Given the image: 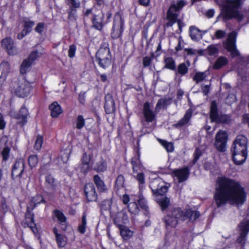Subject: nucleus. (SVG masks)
<instances>
[{
	"label": "nucleus",
	"instance_id": "nucleus-62",
	"mask_svg": "<svg viewBox=\"0 0 249 249\" xmlns=\"http://www.w3.org/2000/svg\"><path fill=\"white\" fill-rule=\"evenodd\" d=\"M78 100L80 104L84 105L86 101V92L81 91L78 95Z\"/></svg>",
	"mask_w": 249,
	"mask_h": 249
},
{
	"label": "nucleus",
	"instance_id": "nucleus-33",
	"mask_svg": "<svg viewBox=\"0 0 249 249\" xmlns=\"http://www.w3.org/2000/svg\"><path fill=\"white\" fill-rule=\"evenodd\" d=\"M78 8L69 7L67 10L68 19L70 21H76L77 18V9Z\"/></svg>",
	"mask_w": 249,
	"mask_h": 249
},
{
	"label": "nucleus",
	"instance_id": "nucleus-49",
	"mask_svg": "<svg viewBox=\"0 0 249 249\" xmlns=\"http://www.w3.org/2000/svg\"><path fill=\"white\" fill-rule=\"evenodd\" d=\"M65 1L69 7L74 8H79L80 7V2L78 0H65Z\"/></svg>",
	"mask_w": 249,
	"mask_h": 249
},
{
	"label": "nucleus",
	"instance_id": "nucleus-2",
	"mask_svg": "<svg viewBox=\"0 0 249 249\" xmlns=\"http://www.w3.org/2000/svg\"><path fill=\"white\" fill-rule=\"evenodd\" d=\"M200 214L197 211L188 209L183 211L180 208L173 209L170 213L165 217V222L167 226L175 227L178 224L179 220L184 221L188 219L193 222L199 217Z\"/></svg>",
	"mask_w": 249,
	"mask_h": 249
},
{
	"label": "nucleus",
	"instance_id": "nucleus-11",
	"mask_svg": "<svg viewBox=\"0 0 249 249\" xmlns=\"http://www.w3.org/2000/svg\"><path fill=\"white\" fill-rule=\"evenodd\" d=\"M22 29L17 35V38L19 40L23 39L25 36L31 33L35 25V22L30 20L29 18H26L22 21Z\"/></svg>",
	"mask_w": 249,
	"mask_h": 249
},
{
	"label": "nucleus",
	"instance_id": "nucleus-64",
	"mask_svg": "<svg viewBox=\"0 0 249 249\" xmlns=\"http://www.w3.org/2000/svg\"><path fill=\"white\" fill-rule=\"evenodd\" d=\"M137 200L138 201L139 204L141 208L142 209L146 210L147 207L145 200L143 198L140 197L139 199Z\"/></svg>",
	"mask_w": 249,
	"mask_h": 249
},
{
	"label": "nucleus",
	"instance_id": "nucleus-46",
	"mask_svg": "<svg viewBox=\"0 0 249 249\" xmlns=\"http://www.w3.org/2000/svg\"><path fill=\"white\" fill-rule=\"evenodd\" d=\"M87 225L86 215L84 214L82 218L81 224L78 227V231L81 233H84L86 231Z\"/></svg>",
	"mask_w": 249,
	"mask_h": 249
},
{
	"label": "nucleus",
	"instance_id": "nucleus-56",
	"mask_svg": "<svg viewBox=\"0 0 249 249\" xmlns=\"http://www.w3.org/2000/svg\"><path fill=\"white\" fill-rule=\"evenodd\" d=\"M208 54L210 55H214L218 52L217 48L214 45H209L207 49Z\"/></svg>",
	"mask_w": 249,
	"mask_h": 249
},
{
	"label": "nucleus",
	"instance_id": "nucleus-35",
	"mask_svg": "<svg viewBox=\"0 0 249 249\" xmlns=\"http://www.w3.org/2000/svg\"><path fill=\"white\" fill-rule=\"evenodd\" d=\"M93 181L98 190L100 191H104L107 189L106 185L98 175L94 176Z\"/></svg>",
	"mask_w": 249,
	"mask_h": 249
},
{
	"label": "nucleus",
	"instance_id": "nucleus-25",
	"mask_svg": "<svg viewBox=\"0 0 249 249\" xmlns=\"http://www.w3.org/2000/svg\"><path fill=\"white\" fill-rule=\"evenodd\" d=\"M45 187L50 191L54 190L57 186V181L51 175H47L45 177Z\"/></svg>",
	"mask_w": 249,
	"mask_h": 249
},
{
	"label": "nucleus",
	"instance_id": "nucleus-23",
	"mask_svg": "<svg viewBox=\"0 0 249 249\" xmlns=\"http://www.w3.org/2000/svg\"><path fill=\"white\" fill-rule=\"evenodd\" d=\"M172 99L169 97H164L160 99L155 109H166L172 104Z\"/></svg>",
	"mask_w": 249,
	"mask_h": 249
},
{
	"label": "nucleus",
	"instance_id": "nucleus-18",
	"mask_svg": "<svg viewBox=\"0 0 249 249\" xmlns=\"http://www.w3.org/2000/svg\"><path fill=\"white\" fill-rule=\"evenodd\" d=\"M85 195L89 201H95L97 199L95 187L92 183H87L85 187Z\"/></svg>",
	"mask_w": 249,
	"mask_h": 249
},
{
	"label": "nucleus",
	"instance_id": "nucleus-32",
	"mask_svg": "<svg viewBox=\"0 0 249 249\" xmlns=\"http://www.w3.org/2000/svg\"><path fill=\"white\" fill-rule=\"evenodd\" d=\"M192 116V111L191 110H188L184 115L183 117L178 122L177 124H176V125L177 126L180 127L186 124L189 122Z\"/></svg>",
	"mask_w": 249,
	"mask_h": 249
},
{
	"label": "nucleus",
	"instance_id": "nucleus-55",
	"mask_svg": "<svg viewBox=\"0 0 249 249\" xmlns=\"http://www.w3.org/2000/svg\"><path fill=\"white\" fill-rule=\"evenodd\" d=\"M43 140L42 137L38 136L37 137L34 146V147L36 150H39L41 149L43 143Z\"/></svg>",
	"mask_w": 249,
	"mask_h": 249
},
{
	"label": "nucleus",
	"instance_id": "nucleus-22",
	"mask_svg": "<svg viewBox=\"0 0 249 249\" xmlns=\"http://www.w3.org/2000/svg\"><path fill=\"white\" fill-rule=\"evenodd\" d=\"M91 160L90 154L85 153L81 159V170L83 173H86L89 169V162Z\"/></svg>",
	"mask_w": 249,
	"mask_h": 249
},
{
	"label": "nucleus",
	"instance_id": "nucleus-34",
	"mask_svg": "<svg viewBox=\"0 0 249 249\" xmlns=\"http://www.w3.org/2000/svg\"><path fill=\"white\" fill-rule=\"evenodd\" d=\"M78 8L69 7L67 10L68 19L70 21H76L77 18V9Z\"/></svg>",
	"mask_w": 249,
	"mask_h": 249
},
{
	"label": "nucleus",
	"instance_id": "nucleus-51",
	"mask_svg": "<svg viewBox=\"0 0 249 249\" xmlns=\"http://www.w3.org/2000/svg\"><path fill=\"white\" fill-rule=\"evenodd\" d=\"M85 120L83 118V116L81 115H79L77 117L76 122V127L77 129H80L85 125Z\"/></svg>",
	"mask_w": 249,
	"mask_h": 249
},
{
	"label": "nucleus",
	"instance_id": "nucleus-1",
	"mask_svg": "<svg viewBox=\"0 0 249 249\" xmlns=\"http://www.w3.org/2000/svg\"><path fill=\"white\" fill-rule=\"evenodd\" d=\"M246 194L240 183L226 178H219L217 180V187L214 200L217 207L227 201L237 205L243 204L246 200Z\"/></svg>",
	"mask_w": 249,
	"mask_h": 249
},
{
	"label": "nucleus",
	"instance_id": "nucleus-31",
	"mask_svg": "<svg viewBox=\"0 0 249 249\" xmlns=\"http://www.w3.org/2000/svg\"><path fill=\"white\" fill-rule=\"evenodd\" d=\"M33 63L25 59L22 62L19 67L20 73L22 75L26 74L29 69L32 66Z\"/></svg>",
	"mask_w": 249,
	"mask_h": 249
},
{
	"label": "nucleus",
	"instance_id": "nucleus-9",
	"mask_svg": "<svg viewBox=\"0 0 249 249\" xmlns=\"http://www.w3.org/2000/svg\"><path fill=\"white\" fill-rule=\"evenodd\" d=\"M33 90L32 83L26 80L18 81L17 85L15 88L14 93L19 97L25 98L29 96Z\"/></svg>",
	"mask_w": 249,
	"mask_h": 249
},
{
	"label": "nucleus",
	"instance_id": "nucleus-39",
	"mask_svg": "<svg viewBox=\"0 0 249 249\" xmlns=\"http://www.w3.org/2000/svg\"><path fill=\"white\" fill-rule=\"evenodd\" d=\"M41 54V53H39L37 50H34L29 54L28 57L26 59L33 64L34 62L36 60Z\"/></svg>",
	"mask_w": 249,
	"mask_h": 249
},
{
	"label": "nucleus",
	"instance_id": "nucleus-40",
	"mask_svg": "<svg viewBox=\"0 0 249 249\" xmlns=\"http://www.w3.org/2000/svg\"><path fill=\"white\" fill-rule=\"evenodd\" d=\"M131 163L133 166V170L134 172L141 170L142 165L140 162L139 157L136 159H133L131 161Z\"/></svg>",
	"mask_w": 249,
	"mask_h": 249
},
{
	"label": "nucleus",
	"instance_id": "nucleus-41",
	"mask_svg": "<svg viewBox=\"0 0 249 249\" xmlns=\"http://www.w3.org/2000/svg\"><path fill=\"white\" fill-rule=\"evenodd\" d=\"M159 142L167 152H172L174 150V146L172 142H169L162 140H159Z\"/></svg>",
	"mask_w": 249,
	"mask_h": 249
},
{
	"label": "nucleus",
	"instance_id": "nucleus-15",
	"mask_svg": "<svg viewBox=\"0 0 249 249\" xmlns=\"http://www.w3.org/2000/svg\"><path fill=\"white\" fill-rule=\"evenodd\" d=\"M110 56H112V55L109 48V43L107 41L103 40L95 54V57Z\"/></svg>",
	"mask_w": 249,
	"mask_h": 249
},
{
	"label": "nucleus",
	"instance_id": "nucleus-16",
	"mask_svg": "<svg viewBox=\"0 0 249 249\" xmlns=\"http://www.w3.org/2000/svg\"><path fill=\"white\" fill-rule=\"evenodd\" d=\"M174 177L178 180L179 182L186 180L189 174V170L187 167L174 170L173 172Z\"/></svg>",
	"mask_w": 249,
	"mask_h": 249
},
{
	"label": "nucleus",
	"instance_id": "nucleus-57",
	"mask_svg": "<svg viewBox=\"0 0 249 249\" xmlns=\"http://www.w3.org/2000/svg\"><path fill=\"white\" fill-rule=\"evenodd\" d=\"M10 149L8 147H5L1 153L2 159L3 160H6L9 157Z\"/></svg>",
	"mask_w": 249,
	"mask_h": 249
},
{
	"label": "nucleus",
	"instance_id": "nucleus-36",
	"mask_svg": "<svg viewBox=\"0 0 249 249\" xmlns=\"http://www.w3.org/2000/svg\"><path fill=\"white\" fill-rule=\"evenodd\" d=\"M189 31L190 36L192 40L195 41H197L199 40V33L200 32L199 29L195 26H191L189 28Z\"/></svg>",
	"mask_w": 249,
	"mask_h": 249
},
{
	"label": "nucleus",
	"instance_id": "nucleus-3",
	"mask_svg": "<svg viewBox=\"0 0 249 249\" xmlns=\"http://www.w3.org/2000/svg\"><path fill=\"white\" fill-rule=\"evenodd\" d=\"M243 0H227L221 6L222 18L224 21L237 19L241 21L243 15L239 10L241 8Z\"/></svg>",
	"mask_w": 249,
	"mask_h": 249
},
{
	"label": "nucleus",
	"instance_id": "nucleus-58",
	"mask_svg": "<svg viewBox=\"0 0 249 249\" xmlns=\"http://www.w3.org/2000/svg\"><path fill=\"white\" fill-rule=\"evenodd\" d=\"M124 184V177L120 175L116 179V185L118 188L122 187Z\"/></svg>",
	"mask_w": 249,
	"mask_h": 249
},
{
	"label": "nucleus",
	"instance_id": "nucleus-27",
	"mask_svg": "<svg viewBox=\"0 0 249 249\" xmlns=\"http://www.w3.org/2000/svg\"><path fill=\"white\" fill-rule=\"evenodd\" d=\"M104 109H115V101L111 94L107 93L105 97Z\"/></svg>",
	"mask_w": 249,
	"mask_h": 249
},
{
	"label": "nucleus",
	"instance_id": "nucleus-63",
	"mask_svg": "<svg viewBox=\"0 0 249 249\" xmlns=\"http://www.w3.org/2000/svg\"><path fill=\"white\" fill-rule=\"evenodd\" d=\"M226 35V32L224 31L218 30L215 32V36L217 39H221L224 37Z\"/></svg>",
	"mask_w": 249,
	"mask_h": 249
},
{
	"label": "nucleus",
	"instance_id": "nucleus-28",
	"mask_svg": "<svg viewBox=\"0 0 249 249\" xmlns=\"http://www.w3.org/2000/svg\"><path fill=\"white\" fill-rule=\"evenodd\" d=\"M228 63V59L225 56L218 57L213 65V68L215 70H219Z\"/></svg>",
	"mask_w": 249,
	"mask_h": 249
},
{
	"label": "nucleus",
	"instance_id": "nucleus-13",
	"mask_svg": "<svg viewBox=\"0 0 249 249\" xmlns=\"http://www.w3.org/2000/svg\"><path fill=\"white\" fill-rule=\"evenodd\" d=\"M239 236L237 238V241L243 245L245 243V238L249 232V220L244 219L241 222L238 226Z\"/></svg>",
	"mask_w": 249,
	"mask_h": 249
},
{
	"label": "nucleus",
	"instance_id": "nucleus-48",
	"mask_svg": "<svg viewBox=\"0 0 249 249\" xmlns=\"http://www.w3.org/2000/svg\"><path fill=\"white\" fill-rule=\"evenodd\" d=\"M135 178L139 182V187L141 189L145 183L144 176L143 174L142 173H139L137 174L136 176H135Z\"/></svg>",
	"mask_w": 249,
	"mask_h": 249
},
{
	"label": "nucleus",
	"instance_id": "nucleus-59",
	"mask_svg": "<svg viewBox=\"0 0 249 249\" xmlns=\"http://www.w3.org/2000/svg\"><path fill=\"white\" fill-rule=\"evenodd\" d=\"M236 36L237 33L235 32H232L229 35L227 41L236 43Z\"/></svg>",
	"mask_w": 249,
	"mask_h": 249
},
{
	"label": "nucleus",
	"instance_id": "nucleus-4",
	"mask_svg": "<svg viewBox=\"0 0 249 249\" xmlns=\"http://www.w3.org/2000/svg\"><path fill=\"white\" fill-rule=\"evenodd\" d=\"M150 187L156 196V200L162 210L166 209L169 205L170 200L163 195L168 190V187L165 185L164 182L160 178H157L151 182Z\"/></svg>",
	"mask_w": 249,
	"mask_h": 249
},
{
	"label": "nucleus",
	"instance_id": "nucleus-42",
	"mask_svg": "<svg viewBox=\"0 0 249 249\" xmlns=\"http://www.w3.org/2000/svg\"><path fill=\"white\" fill-rule=\"evenodd\" d=\"M55 238L59 247L62 248L65 246L67 244V238L65 236L61 234Z\"/></svg>",
	"mask_w": 249,
	"mask_h": 249
},
{
	"label": "nucleus",
	"instance_id": "nucleus-14",
	"mask_svg": "<svg viewBox=\"0 0 249 249\" xmlns=\"http://www.w3.org/2000/svg\"><path fill=\"white\" fill-rule=\"evenodd\" d=\"M210 118L212 122L226 123L229 120V117L222 114L219 110H211Z\"/></svg>",
	"mask_w": 249,
	"mask_h": 249
},
{
	"label": "nucleus",
	"instance_id": "nucleus-7",
	"mask_svg": "<svg viewBox=\"0 0 249 249\" xmlns=\"http://www.w3.org/2000/svg\"><path fill=\"white\" fill-rule=\"evenodd\" d=\"M125 28V20L123 13L121 11L117 12L113 18L112 26L110 36L113 40L122 38Z\"/></svg>",
	"mask_w": 249,
	"mask_h": 249
},
{
	"label": "nucleus",
	"instance_id": "nucleus-38",
	"mask_svg": "<svg viewBox=\"0 0 249 249\" xmlns=\"http://www.w3.org/2000/svg\"><path fill=\"white\" fill-rule=\"evenodd\" d=\"M143 115L147 122H152L155 117V113L152 110H144Z\"/></svg>",
	"mask_w": 249,
	"mask_h": 249
},
{
	"label": "nucleus",
	"instance_id": "nucleus-5",
	"mask_svg": "<svg viewBox=\"0 0 249 249\" xmlns=\"http://www.w3.org/2000/svg\"><path fill=\"white\" fill-rule=\"evenodd\" d=\"M233 160L236 164L243 163L247 157V139L243 135H239L234 141L231 148Z\"/></svg>",
	"mask_w": 249,
	"mask_h": 249
},
{
	"label": "nucleus",
	"instance_id": "nucleus-24",
	"mask_svg": "<svg viewBox=\"0 0 249 249\" xmlns=\"http://www.w3.org/2000/svg\"><path fill=\"white\" fill-rule=\"evenodd\" d=\"M224 47L231 53L232 57L239 56L240 53L236 49V43L227 41L224 45Z\"/></svg>",
	"mask_w": 249,
	"mask_h": 249
},
{
	"label": "nucleus",
	"instance_id": "nucleus-10",
	"mask_svg": "<svg viewBox=\"0 0 249 249\" xmlns=\"http://www.w3.org/2000/svg\"><path fill=\"white\" fill-rule=\"evenodd\" d=\"M228 135L224 130H219L215 135L214 145L220 152L225 151L227 148Z\"/></svg>",
	"mask_w": 249,
	"mask_h": 249
},
{
	"label": "nucleus",
	"instance_id": "nucleus-26",
	"mask_svg": "<svg viewBox=\"0 0 249 249\" xmlns=\"http://www.w3.org/2000/svg\"><path fill=\"white\" fill-rule=\"evenodd\" d=\"M189 68L185 63L179 64L176 67V70L174 71L175 75L182 77L185 75L188 72Z\"/></svg>",
	"mask_w": 249,
	"mask_h": 249
},
{
	"label": "nucleus",
	"instance_id": "nucleus-53",
	"mask_svg": "<svg viewBox=\"0 0 249 249\" xmlns=\"http://www.w3.org/2000/svg\"><path fill=\"white\" fill-rule=\"evenodd\" d=\"M28 162L29 165L31 167H34L36 166L38 162V158L36 155H31L29 157L28 159Z\"/></svg>",
	"mask_w": 249,
	"mask_h": 249
},
{
	"label": "nucleus",
	"instance_id": "nucleus-37",
	"mask_svg": "<svg viewBox=\"0 0 249 249\" xmlns=\"http://www.w3.org/2000/svg\"><path fill=\"white\" fill-rule=\"evenodd\" d=\"M207 77V74L205 72L198 71L196 72L195 74L193 77V81H195L196 84L203 81Z\"/></svg>",
	"mask_w": 249,
	"mask_h": 249
},
{
	"label": "nucleus",
	"instance_id": "nucleus-30",
	"mask_svg": "<svg viewBox=\"0 0 249 249\" xmlns=\"http://www.w3.org/2000/svg\"><path fill=\"white\" fill-rule=\"evenodd\" d=\"M120 230L121 235L124 240L129 239L133 235V232L125 226L122 225L120 226Z\"/></svg>",
	"mask_w": 249,
	"mask_h": 249
},
{
	"label": "nucleus",
	"instance_id": "nucleus-20",
	"mask_svg": "<svg viewBox=\"0 0 249 249\" xmlns=\"http://www.w3.org/2000/svg\"><path fill=\"white\" fill-rule=\"evenodd\" d=\"M163 67L162 69H167L171 71L176 70V62L175 59L171 56H164L163 60Z\"/></svg>",
	"mask_w": 249,
	"mask_h": 249
},
{
	"label": "nucleus",
	"instance_id": "nucleus-21",
	"mask_svg": "<svg viewBox=\"0 0 249 249\" xmlns=\"http://www.w3.org/2000/svg\"><path fill=\"white\" fill-rule=\"evenodd\" d=\"M112 56L104 57H95V60L98 66L103 69H106L111 64Z\"/></svg>",
	"mask_w": 249,
	"mask_h": 249
},
{
	"label": "nucleus",
	"instance_id": "nucleus-54",
	"mask_svg": "<svg viewBox=\"0 0 249 249\" xmlns=\"http://www.w3.org/2000/svg\"><path fill=\"white\" fill-rule=\"evenodd\" d=\"M45 28V23L44 22H39L37 24L36 27L34 29L35 31L39 35H42Z\"/></svg>",
	"mask_w": 249,
	"mask_h": 249
},
{
	"label": "nucleus",
	"instance_id": "nucleus-60",
	"mask_svg": "<svg viewBox=\"0 0 249 249\" xmlns=\"http://www.w3.org/2000/svg\"><path fill=\"white\" fill-rule=\"evenodd\" d=\"M183 42V39L181 36H180L178 39V44L175 47V50L176 51V53L181 51L183 47V45H182V42Z\"/></svg>",
	"mask_w": 249,
	"mask_h": 249
},
{
	"label": "nucleus",
	"instance_id": "nucleus-52",
	"mask_svg": "<svg viewBox=\"0 0 249 249\" xmlns=\"http://www.w3.org/2000/svg\"><path fill=\"white\" fill-rule=\"evenodd\" d=\"M76 50L77 47L75 44H71L70 45L68 54L69 57L70 58H73L75 55Z\"/></svg>",
	"mask_w": 249,
	"mask_h": 249
},
{
	"label": "nucleus",
	"instance_id": "nucleus-61",
	"mask_svg": "<svg viewBox=\"0 0 249 249\" xmlns=\"http://www.w3.org/2000/svg\"><path fill=\"white\" fill-rule=\"evenodd\" d=\"M7 78L6 73L2 71L0 75V90L1 89L2 87L4 84V82L5 81Z\"/></svg>",
	"mask_w": 249,
	"mask_h": 249
},
{
	"label": "nucleus",
	"instance_id": "nucleus-29",
	"mask_svg": "<svg viewBox=\"0 0 249 249\" xmlns=\"http://www.w3.org/2000/svg\"><path fill=\"white\" fill-rule=\"evenodd\" d=\"M107 168V163L105 160L101 159L96 162L93 166V169L97 172H105Z\"/></svg>",
	"mask_w": 249,
	"mask_h": 249
},
{
	"label": "nucleus",
	"instance_id": "nucleus-6",
	"mask_svg": "<svg viewBox=\"0 0 249 249\" xmlns=\"http://www.w3.org/2000/svg\"><path fill=\"white\" fill-rule=\"evenodd\" d=\"M112 18V13L111 10L107 11L106 13L102 11L98 14H93L90 21L91 28L101 32L105 26L110 22Z\"/></svg>",
	"mask_w": 249,
	"mask_h": 249
},
{
	"label": "nucleus",
	"instance_id": "nucleus-50",
	"mask_svg": "<svg viewBox=\"0 0 249 249\" xmlns=\"http://www.w3.org/2000/svg\"><path fill=\"white\" fill-rule=\"evenodd\" d=\"M65 1L69 7L74 8H79L80 7V2L78 0H65Z\"/></svg>",
	"mask_w": 249,
	"mask_h": 249
},
{
	"label": "nucleus",
	"instance_id": "nucleus-47",
	"mask_svg": "<svg viewBox=\"0 0 249 249\" xmlns=\"http://www.w3.org/2000/svg\"><path fill=\"white\" fill-rule=\"evenodd\" d=\"M178 15L177 13H174L173 11H170L169 10L167 11V19L168 20H171L177 22L178 20Z\"/></svg>",
	"mask_w": 249,
	"mask_h": 249
},
{
	"label": "nucleus",
	"instance_id": "nucleus-17",
	"mask_svg": "<svg viewBox=\"0 0 249 249\" xmlns=\"http://www.w3.org/2000/svg\"><path fill=\"white\" fill-rule=\"evenodd\" d=\"M24 168V162L22 159L16 160L12 171V176L14 177H20Z\"/></svg>",
	"mask_w": 249,
	"mask_h": 249
},
{
	"label": "nucleus",
	"instance_id": "nucleus-45",
	"mask_svg": "<svg viewBox=\"0 0 249 249\" xmlns=\"http://www.w3.org/2000/svg\"><path fill=\"white\" fill-rule=\"evenodd\" d=\"M154 57V53H152L151 56H145L142 59V65L144 68L150 66L152 63V59Z\"/></svg>",
	"mask_w": 249,
	"mask_h": 249
},
{
	"label": "nucleus",
	"instance_id": "nucleus-43",
	"mask_svg": "<svg viewBox=\"0 0 249 249\" xmlns=\"http://www.w3.org/2000/svg\"><path fill=\"white\" fill-rule=\"evenodd\" d=\"M53 214L54 217L60 222L62 223L66 221L67 218L61 211L58 210L54 211Z\"/></svg>",
	"mask_w": 249,
	"mask_h": 249
},
{
	"label": "nucleus",
	"instance_id": "nucleus-44",
	"mask_svg": "<svg viewBox=\"0 0 249 249\" xmlns=\"http://www.w3.org/2000/svg\"><path fill=\"white\" fill-rule=\"evenodd\" d=\"M128 207L130 213L134 214H136L138 213L139 210L137 204L135 201L130 202Z\"/></svg>",
	"mask_w": 249,
	"mask_h": 249
},
{
	"label": "nucleus",
	"instance_id": "nucleus-19",
	"mask_svg": "<svg viewBox=\"0 0 249 249\" xmlns=\"http://www.w3.org/2000/svg\"><path fill=\"white\" fill-rule=\"evenodd\" d=\"M11 116L17 120V123L23 125L27 122L26 113H24L21 110H16L11 112Z\"/></svg>",
	"mask_w": 249,
	"mask_h": 249
},
{
	"label": "nucleus",
	"instance_id": "nucleus-12",
	"mask_svg": "<svg viewBox=\"0 0 249 249\" xmlns=\"http://www.w3.org/2000/svg\"><path fill=\"white\" fill-rule=\"evenodd\" d=\"M1 47L10 55L18 53V50L15 45L14 40L11 37H6L1 41Z\"/></svg>",
	"mask_w": 249,
	"mask_h": 249
},
{
	"label": "nucleus",
	"instance_id": "nucleus-8",
	"mask_svg": "<svg viewBox=\"0 0 249 249\" xmlns=\"http://www.w3.org/2000/svg\"><path fill=\"white\" fill-rule=\"evenodd\" d=\"M44 201L42 196L37 195L33 197L30 203V204L27 207V212L25 215V222L27 226L32 229V231L35 232V224L34 222V215L30 211V210H33L37 204L43 202Z\"/></svg>",
	"mask_w": 249,
	"mask_h": 249
}]
</instances>
